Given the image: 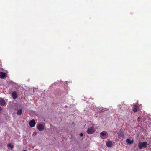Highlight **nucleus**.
<instances>
[{
    "mask_svg": "<svg viewBox=\"0 0 151 151\" xmlns=\"http://www.w3.org/2000/svg\"><path fill=\"white\" fill-rule=\"evenodd\" d=\"M6 76V73H5L2 72H1L0 73V77L1 79L4 78Z\"/></svg>",
    "mask_w": 151,
    "mask_h": 151,
    "instance_id": "nucleus-9",
    "label": "nucleus"
},
{
    "mask_svg": "<svg viewBox=\"0 0 151 151\" xmlns=\"http://www.w3.org/2000/svg\"><path fill=\"white\" fill-rule=\"evenodd\" d=\"M147 146V142H139L138 145V147L140 149H142L143 148H146Z\"/></svg>",
    "mask_w": 151,
    "mask_h": 151,
    "instance_id": "nucleus-1",
    "label": "nucleus"
},
{
    "mask_svg": "<svg viewBox=\"0 0 151 151\" xmlns=\"http://www.w3.org/2000/svg\"><path fill=\"white\" fill-rule=\"evenodd\" d=\"M6 103L5 101L3 99H0V105L1 106H4L6 105Z\"/></svg>",
    "mask_w": 151,
    "mask_h": 151,
    "instance_id": "nucleus-11",
    "label": "nucleus"
},
{
    "mask_svg": "<svg viewBox=\"0 0 151 151\" xmlns=\"http://www.w3.org/2000/svg\"><path fill=\"white\" fill-rule=\"evenodd\" d=\"M7 146L8 147H10L11 149H12L13 148V146H12L11 144L10 143Z\"/></svg>",
    "mask_w": 151,
    "mask_h": 151,
    "instance_id": "nucleus-14",
    "label": "nucleus"
},
{
    "mask_svg": "<svg viewBox=\"0 0 151 151\" xmlns=\"http://www.w3.org/2000/svg\"><path fill=\"white\" fill-rule=\"evenodd\" d=\"M133 106L134 107L133 109V111L134 112H137L138 109V107L137 105L135 104H134Z\"/></svg>",
    "mask_w": 151,
    "mask_h": 151,
    "instance_id": "nucleus-7",
    "label": "nucleus"
},
{
    "mask_svg": "<svg viewBox=\"0 0 151 151\" xmlns=\"http://www.w3.org/2000/svg\"><path fill=\"white\" fill-rule=\"evenodd\" d=\"M80 136H83V134L82 133H81L80 134Z\"/></svg>",
    "mask_w": 151,
    "mask_h": 151,
    "instance_id": "nucleus-16",
    "label": "nucleus"
},
{
    "mask_svg": "<svg viewBox=\"0 0 151 151\" xmlns=\"http://www.w3.org/2000/svg\"><path fill=\"white\" fill-rule=\"evenodd\" d=\"M36 122L35 120H31L29 123V124L30 127H33L35 125Z\"/></svg>",
    "mask_w": 151,
    "mask_h": 151,
    "instance_id": "nucleus-4",
    "label": "nucleus"
},
{
    "mask_svg": "<svg viewBox=\"0 0 151 151\" xmlns=\"http://www.w3.org/2000/svg\"><path fill=\"white\" fill-rule=\"evenodd\" d=\"M107 146L109 147H110L112 145V142L111 141H109L106 143Z\"/></svg>",
    "mask_w": 151,
    "mask_h": 151,
    "instance_id": "nucleus-12",
    "label": "nucleus"
},
{
    "mask_svg": "<svg viewBox=\"0 0 151 151\" xmlns=\"http://www.w3.org/2000/svg\"><path fill=\"white\" fill-rule=\"evenodd\" d=\"M37 129L39 131H42L44 129V127L42 124H40L37 127Z\"/></svg>",
    "mask_w": 151,
    "mask_h": 151,
    "instance_id": "nucleus-6",
    "label": "nucleus"
},
{
    "mask_svg": "<svg viewBox=\"0 0 151 151\" xmlns=\"http://www.w3.org/2000/svg\"><path fill=\"white\" fill-rule=\"evenodd\" d=\"M108 134L106 131H102L100 133V136L102 139H106L108 137Z\"/></svg>",
    "mask_w": 151,
    "mask_h": 151,
    "instance_id": "nucleus-2",
    "label": "nucleus"
},
{
    "mask_svg": "<svg viewBox=\"0 0 151 151\" xmlns=\"http://www.w3.org/2000/svg\"><path fill=\"white\" fill-rule=\"evenodd\" d=\"M94 132V128L92 127L89 128L87 131V132L88 134H92Z\"/></svg>",
    "mask_w": 151,
    "mask_h": 151,
    "instance_id": "nucleus-3",
    "label": "nucleus"
},
{
    "mask_svg": "<svg viewBox=\"0 0 151 151\" xmlns=\"http://www.w3.org/2000/svg\"><path fill=\"white\" fill-rule=\"evenodd\" d=\"M12 98L14 99H15L17 98V94L16 92L15 91H13L12 94Z\"/></svg>",
    "mask_w": 151,
    "mask_h": 151,
    "instance_id": "nucleus-8",
    "label": "nucleus"
},
{
    "mask_svg": "<svg viewBox=\"0 0 151 151\" xmlns=\"http://www.w3.org/2000/svg\"><path fill=\"white\" fill-rule=\"evenodd\" d=\"M22 112V109H20L18 110L17 112V114L18 115H21Z\"/></svg>",
    "mask_w": 151,
    "mask_h": 151,
    "instance_id": "nucleus-13",
    "label": "nucleus"
},
{
    "mask_svg": "<svg viewBox=\"0 0 151 151\" xmlns=\"http://www.w3.org/2000/svg\"><path fill=\"white\" fill-rule=\"evenodd\" d=\"M1 110H2L1 108V107H0V111H1Z\"/></svg>",
    "mask_w": 151,
    "mask_h": 151,
    "instance_id": "nucleus-17",
    "label": "nucleus"
},
{
    "mask_svg": "<svg viewBox=\"0 0 151 151\" xmlns=\"http://www.w3.org/2000/svg\"><path fill=\"white\" fill-rule=\"evenodd\" d=\"M126 142L129 144H132L134 142V141L133 139L131 140L129 138H128L126 140Z\"/></svg>",
    "mask_w": 151,
    "mask_h": 151,
    "instance_id": "nucleus-10",
    "label": "nucleus"
},
{
    "mask_svg": "<svg viewBox=\"0 0 151 151\" xmlns=\"http://www.w3.org/2000/svg\"><path fill=\"white\" fill-rule=\"evenodd\" d=\"M117 134L119 137L124 138V133L121 130H120L119 132L117 133Z\"/></svg>",
    "mask_w": 151,
    "mask_h": 151,
    "instance_id": "nucleus-5",
    "label": "nucleus"
},
{
    "mask_svg": "<svg viewBox=\"0 0 151 151\" xmlns=\"http://www.w3.org/2000/svg\"><path fill=\"white\" fill-rule=\"evenodd\" d=\"M103 110L104 109H103V108L102 107H101L99 109V112H103L104 111H103Z\"/></svg>",
    "mask_w": 151,
    "mask_h": 151,
    "instance_id": "nucleus-15",
    "label": "nucleus"
},
{
    "mask_svg": "<svg viewBox=\"0 0 151 151\" xmlns=\"http://www.w3.org/2000/svg\"><path fill=\"white\" fill-rule=\"evenodd\" d=\"M27 151V150H24V151Z\"/></svg>",
    "mask_w": 151,
    "mask_h": 151,
    "instance_id": "nucleus-18",
    "label": "nucleus"
}]
</instances>
